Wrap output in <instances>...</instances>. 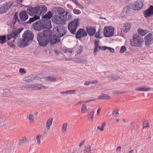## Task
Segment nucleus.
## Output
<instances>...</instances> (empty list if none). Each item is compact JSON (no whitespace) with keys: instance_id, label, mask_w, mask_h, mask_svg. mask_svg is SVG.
Wrapping results in <instances>:
<instances>
[{"instance_id":"f257e3e1","label":"nucleus","mask_w":153,"mask_h":153,"mask_svg":"<svg viewBox=\"0 0 153 153\" xmlns=\"http://www.w3.org/2000/svg\"><path fill=\"white\" fill-rule=\"evenodd\" d=\"M67 29L62 25H58L53 29L52 34L50 38V43L55 44L60 41V37L63 36L66 33Z\"/></svg>"},{"instance_id":"f03ea898","label":"nucleus","mask_w":153,"mask_h":153,"mask_svg":"<svg viewBox=\"0 0 153 153\" xmlns=\"http://www.w3.org/2000/svg\"><path fill=\"white\" fill-rule=\"evenodd\" d=\"M52 31L50 29L45 30L43 32H39L37 34V40L39 45L42 47H45L50 42V38Z\"/></svg>"},{"instance_id":"7ed1b4c3","label":"nucleus","mask_w":153,"mask_h":153,"mask_svg":"<svg viewBox=\"0 0 153 153\" xmlns=\"http://www.w3.org/2000/svg\"><path fill=\"white\" fill-rule=\"evenodd\" d=\"M34 37V35L31 31L27 30L25 31L23 34L22 40H21L19 39L17 43L18 46L20 48L27 46L33 41Z\"/></svg>"},{"instance_id":"20e7f679","label":"nucleus","mask_w":153,"mask_h":153,"mask_svg":"<svg viewBox=\"0 0 153 153\" xmlns=\"http://www.w3.org/2000/svg\"><path fill=\"white\" fill-rule=\"evenodd\" d=\"M33 28L39 31L45 29H49L52 27L51 22L49 19H42L36 22L33 24Z\"/></svg>"},{"instance_id":"39448f33","label":"nucleus","mask_w":153,"mask_h":153,"mask_svg":"<svg viewBox=\"0 0 153 153\" xmlns=\"http://www.w3.org/2000/svg\"><path fill=\"white\" fill-rule=\"evenodd\" d=\"M79 19H76L69 23L68 28L70 33L73 34H75L77 26L79 25L78 22Z\"/></svg>"},{"instance_id":"423d86ee","label":"nucleus","mask_w":153,"mask_h":153,"mask_svg":"<svg viewBox=\"0 0 153 153\" xmlns=\"http://www.w3.org/2000/svg\"><path fill=\"white\" fill-rule=\"evenodd\" d=\"M143 42L142 38L139 34L133 35V39L131 40V44L132 46H139Z\"/></svg>"},{"instance_id":"0eeeda50","label":"nucleus","mask_w":153,"mask_h":153,"mask_svg":"<svg viewBox=\"0 0 153 153\" xmlns=\"http://www.w3.org/2000/svg\"><path fill=\"white\" fill-rule=\"evenodd\" d=\"M24 29L23 28H20L16 30H13L10 34L7 35V40H10L12 38L16 39L17 36L19 35L22 31Z\"/></svg>"},{"instance_id":"6e6552de","label":"nucleus","mask_w":153,"mask_h":153,"mask_svg":"<svg viewBox=\"0 0 153 153\" xmlns=\"http://www.w3.org/2000/svg\"><path fill=\"white\" fill-rule=\"evenodd\" d=\"M114 28L111 26L105 27L103 29V34L105 37H109L113 36L114 35Z\"/></svg>"},{"instance_id":"1a4fd4ad","label":"nucleus","mask_w":153,"mask_h":153,"mask_svg":"<svg viewBox=\"0 0 153 153\" xmlns=\"http://www.w3.org/2000/svg\"><path fill=\"white\" fill-rule=\"evenodd\" d=\"M62 16L55 15L53 16L52 20L53 22L57 24L64 25L65 24V21L62 19Z\"/></svg>"},{"instance_id":"9d476101","label":"nucleus","mask_w":153,"mask_h":153,"mask_svg":"<svg viewBox=\"0 0 153 153\" xmlns=\"http://www.w3.org/2000/svg\"><path fill=\"white\" fill-rule=\"evenodd\" d=\"M143 5V0H138L134 2L132 6L133 10H139L141 9Z\"/></svg>"},{"instance_id":"9b49d317","label":"nucleus","mask_w":153,"mask_h":153,"mask_svg":"<svg viewBox=\"0 0 153 153\" xmlns=\"http://www.w3.org/2000/svg\"><path fill=\"white\" fill-rule=\"evenodd\" d=\"M87 35L85 30L83 29H79L75 33V37L76 39H79L82 38H84Z\"/></svg>"},{"instance_id":"f8f14e48","label":"nucleus","mask_w":153,"mask_h":153,"mask_svg":"<svg viewBox=\"0 0 153 153\" xmlns=\"http://www.w3.org/2000/svg\"><path fill=\"white\" fill-rule=\"evenodd\" d=\"M13 4L10 2L6 3L0 7V14L6 12L12 6Z\"/></svg>"},{"instance_id":"ddd939ff","label":"nucleus","mask_w":153,"mask_h":153,"mask_svg":"<svg viewBox=\"0 0 153 153\" xmlns=\"http://www.w3.org/2000/svg\"><path fill=\"white\" fill-rule=\"evenodd\" d=\"M36 7L37 10V13L39 14V15H43L47 10V7L45 5H37Z\"/></svg>"},{"instance_id":"4468645a","label":"nucleus","mask_w":153,"mask_h":153,"mask_svg":"<svg viewBox=\"0 0 153 153\" xmlns=\"http://www.w3.org/2000/svg\"><path fill=\"white\" fill-rule=\"evenodd\" d=\"M144 16L147 18L153 15V6L150 5L149 8L147 9L143 12Z\"/></svg>"},{"instance_id":"2eb2a0df","label":"nucleus","mask_w":153,"mask_h":153,"mask_svg":"<svg viewBox=\"0 0 153 153\" xmlns=\"http://www.w3.org/2000/svg\"><path fill=\"white\" fill-rule=\"evenodd\" d=\"M86 29L87 33L90 37L94 36L96 32V28L94 27L90 26L88 27L86 26Z\"/></svg>"},{"instance_id":"dca6fc26","label":"nucleus","mask_w":153,"mask_h":153,"mask_svg":"<svg viewBox=\"0 0 153 153\" xmlns=\"http://www.w3.org/2000/svg\"><path fill=\"white\" fill-rule=\"evenodd\" d=\"M17 22L18 24L20 25H25L24 23V22H22L21 21L19 20V19L18 18V16H17V12H16L14 16H13V22H12V24H13V25L14 27H16V26H15V25L16 24V22Z\"/></svg>"},{"instance_id":"f3484780","label":"nucleus","mask_w":153,"mask_h":153,"mask_svg":"<svg viewBox=\"0 0 153 153\" xmlns=\"http://www.w3.org/2000/svg\"><path fill=\"white\" fill-rule=\"evenodd\" d=\"M26 10L27 13L31 16H33L37 12L36 6L35 7H33L31 6H28Z\"/></svg>"},{"instance_id":"a211bd4d","label":"nucleus","mask_w":153,"mask_h":153,"mask_svg":"<svg viewBox=\"0 0 153 153\" xmlns=\"http://www.w3.org/2000/svg\"><path fill=\"white\" fill-rule=\"evenodd\" d=\"M20 19L22 21L26 20L28 18L27 12L25 10H23L20 12L19 14Z\"/></svg>"},{"instance_id":"6ab92c4d","label":"nucleus","mask_w":153,"mask_h":153,"mask_svg":"<svg viewBox=\"0 0 153 153\" xmlns=\"http://www.w3.org/2000/svg\"><path fill=\"white\" fill-rule=\"evenodd\" d=\"M152 36V34L150 33L145 36L144 39L146 45H149L151 44Z\"/></svg>"},{"instance_id":"aec40b11","label":"nucleus","mask_w":153,"mask_h":153,"mask_svg":"<svg viewBox=\"0 0 153 153\" xmlns=\"http://www.w3.org/2000/svg\"><path fill=\"white\" fill-rule=\"evenodd\" d=\"M40 19V16L39 15H35L33 17L30 18L29 20L26 22H24L25 25L26 24H30L32 22H33L34 21L39 19Z\"/></svg>"},{"instance_id":"412c9836","label":"nucleus","mask_w":153,"mask_h":153,"mask_svg":"<svg viewBox=\"0 0 153 153\" xmlns=\"http://www.w3.org/2000/svg\"><path fill=\"white\" fill-rule=\"evenodd\" d=\"M131 25V23L128 22L124 24L123 28L124 32L125 33L128 32L130 29Z\"/></svg>"},{"instance_id":"4be33fe9","label":"nucleus","mask_w":153,"mask_h":153,"mask_svg":"<svg viewBox=\"0 0 153 153\" xmlns=\"http://www.w3.org/2000/svg\"><path fill=\"white\" fill-rule=\"evenodd\" d=\"M56 14L57 15H59L61 16H62L64 15L65 11V10L61 7H58L57 8Z\"/></svg>"},{"instance_id":"5701e85b","label":"nucleus","mask_w":153,"mask_h":153,"mask_svg":"<svg viewBox=\"0 0 153 153\" xmlns=\"http://www.w3.org/2000/svg\"><path fill=\"white\" fill-rule=\"evenodd\" d=\"M62 18L65 19V21H70L71 18V16L70 13L68 12L65 11L64 15H63Z\"/></svg>"},{"instance_id":"b1692460","label":"nucleus","mask_w":153,"mask_h":153,"mask_svg":"<svg viewBox=\"0 0 153 153\" xmlns=\"http://www.w3.org/2000/svg\"><path fill=\"white\" fill-rule=\"evenodd\" d=\"M30 89L32 90H36L41 89V84H37L36 85H30Z\"/></svg>"},{"instance_id":"393cba45","label":"nucleus","mask_w":153,"mask_h":153,"mask_svg":"<svg viewBox=\"0 0 153 153\" xmlns=\"http://www.w3.org/2000/svg\"><path fill=\"white\" fill-rule=\"evenodd\" d=\"M53 16V14L51 11H48L47 13L42 16V19H50Z\"/></svg>"},{"instance_id":"a878e982","label":"nucleus","mask_w":153,"mask_h":153,"mask_svg":"<svg viewBox=\"0 0 153 153\" xmlns=\"http://www.w3.org/2000/svg\"><path fill=\"white\" fill-rule=\"evenodd\" d=\"M135 90L140 91H145L149 90H150V88L148 86H144L136 88H135Z\"/></svg>"},{"instance_id":"bb28decb","label":"nucleus","mask_w":153,"mask_h":153,"mask_svg":"<svg viewBox=\"0 0 153 153\" xmlns=\"http://www.w3.org/2000/svg\"><path fill=\"white\" fill-rule=\"evenodd\" d=\"M34 79V77L32 75L25 77L23 79L24 81L28 82H31Z\"/></svg>"},{"instance_id":"cd10ccee","label":"nucleus","mask_w":153,"mask_h":153,"mask_svg":"<svg viewBox=\"0 0 153 153\" xmlns=\"http://www.w3.org/2000/svg\"><path fill=\"white\" fill-rule=\"evenodd\" d=\"M7 36L6 35H0V43L2 44L6 42L7 39H6Z\"/></svg>"},{"instance_id":"c85d7f7f","label":"nucleus","mask_w":153,"mask_h":153,"mask_svg":"<svg viewBox=\"0 0 153 153\" xmlns=\"http://www.w3.org/2000/svg\"><path fill=\"white\" fill-rule=\"evenodd\" d=\"M110 98V97L107 94L102 93L101 95L99 96L98 99L100 100H107Z\"/></svg>"},{"instance_id":"c756f323","label":"nucleus","mask_w":153,"mask_h":153,"mask_svg":"<svg viewBox=\"0 0 153 153\" xmlns=\"http://www.w3.org/2000/svg\"><path fill=\"white\" fill-rule=\"evenodd\" d=\"M138 32L139 34L142 36H145L148 33L147 30H143L141 29H138Z\"/></svg>"},{"instance_id":"7c9ffc66","label":"nucleus","mask_w":153,"mask_h":153,"mask_svg":"<svg viewBox=\"0 0 153 153\" xmlns=\"http://www.w3.org/2000/svg\"><path fill=\"white\" fill-rule=\"evenodd\" d=\"M87 60L82 58H76L74 59V62L77 63H80L86 62Z\"/></svg>"},{"instance_id":"2f4dec72","label":"nucleus","mask_w":153,"mask_h":153,"mask_svg":"<svg viewBox=\"0 0 153 153\" xmlns=\"http://www.w3.org/2000/svg\"><path fill=\"white\" fill-rule=\"evenodd\" d=\"M91 146L88 145L85 147L83 152L84 153H91Z\"/></svg>"},{"instance_id":"473e14b6","label":"nucleus","mask_w":153,"mask_h":153,"mask_svg":"<svg viewBox=\"0 0 153 153\" xmlns=\"http://www.w3.org/2000/svg\"><path fill=\"white\" fill-rule=\"evenodd\" d=\"M6 123V120L5 118H0V126L3 127Z\"/></svg>"},{"instance_id":"72a5a7b5","label":"nucleus","mask_w":153,"mask_h":153,"mask_svg":"<svg viewBox=\"0 0 153 153\" xmlns=\"http://www.w3.org/2000/svg\"><path fill=\"white\" fill-rule=\"evenodd\" d=\"M3 94L4 96H8L10 94V91L8 89H5L3 90Z\"/></svg>"},{"instance_id":"f704fd0d","label":"nucleus","mask_w":153,"mask_h":153,"mask_svg":"<svg viewBox=\"0 0 153 153\" xmlns=\"http://www.w3.org/2000/svg\"><path fill=\"white\" fill-rule=\"evenodd\" d=\"M52 120L53 119H49L47 121L46 123V128L48 129H49L51 125L52 124Z\"/></svg>"},{"instance_id":"c9c22d12","label":"nucleus","mask_w":153,"mask_h":153,"mask_svg":"<svg viewBox=\"0 0 153 153\" xmlns=\"http://www.w3.org/2000/svg\"><path fill=\"white\" fill-rule=\"evenodd\" d=\"M46 80L51 81V82H54L56 81V79L53 76H49L46 78Z\"/></svg>"},{"instance_id":"e433bc0d","label":"nucleus","mask_w":153,"mask_h":153,"mask_svg":"<svg viewBox=\"0 0 153 153\" xmlns=\"http://www.w3.org/2000/svg\"><path fill=\"white\" fill-rule=\"evenodd\" d=\"M82 51V47L80 45L77 48V50L76 51V53L78 54L81 53Z\"/></svg>"},{"instance_id":"4c0bfd02","label":"nucleus","mask_w":153,"mask_h":153,"mask_svg":"<svg viewBox=\"0 0 153 153\" xmlns=\"http://www.w3.org/2000/svg\"><path fill=\"white\" fill-rule=\"evenodd\" d=\"M87 110L86 105L83 104L81 107V112L82 113H84Z\"/></svg>"},{"instance_id":"58836bf2","label":"nucleus","mask_w":153,"mask_h":153,"mask_svg":"<svg viewBox=\"0 0 153 153\" xmlns=\"http://www.w3.org/2000/svg\"><path fill=\"white\" fill-rule=\"evenodd\" d=\"M100 29H99L97 32L95 33V37L97 39H101L102 37L100 35Z\"/></svg>"},{"instance_id":"ea45409f","label":"nucleus","mask_w":153,"mask_h":153,"mask_svg":"<svg viewBox=\"0 0 153 153\" xmlns=\"http://www.w3.org/2000/svg\"><path fill=\"white\" fill-rule=\"evenodd\" d=\"M67 126V124L66 123H64L62 126V130L63 133H65L66 131V128Z\"/></svg>"},{"instance_id":"a19ab883","label":"nucleus","mask_w":153,"mask_h":153,"mask_svg":"<svg viewBox=\"0 0 153 153\" xmlns=\"http://www.w3.org/2000/svg\"><path fill=\"white\" fill-rule=\"evenodd\" d=\"M131 9V8L129 6H126L125 7L123 10L124 12H125L126 13H128Z\"/></svg>"},{"instance_id":"79ce46f5","label":"nucleus","mask_w":153,"mask_h":153,"mask_svg":"<svg viewBox=\"0 0 153 153\" xmlns=\"http://www.w3.org/2000/svg\"><path fill=\"white\" fill-rule=\"evenodd\" d=\"M22 90H24L25 89H30V85H25L22 86L21 87Z\"/></svg>"},{"instance_id":"37998d69","label":"nucleus","mask_w":153,"mask_h":153,"mask_svg":"<svg viewBox=\"0 0 153 153\" xmlns=\"http://www.w3.org/2000/svg\"><path fill=\"white\" fill-rule=\"evenodd\" d=\"M149 126V123L147 121H144L143 122V128H145Z\"/></svg>"},{"instance_id":"c03bdc74","label":"nucleus","mask_w":153,"mask_h":153,"mask_svg":"<svg viewBox=\"0 0 153 153\" xmlns=\"http://www.w3.org/2000/svg\"><path fill=\"white\" fill-rule=\"evenodd\" d=\"M34 119V116L31 114H30L28 117V120L30 122L33 121Z\"/></svg>"},{"instance_id":"a18cd8bd","label":"nucleus","mask_w":153,"mask_h":153,"mask_svg":"<svg viewBox=\"0 0 153 153\" xmlns=\"http://www.w3.org/2000/svg\"><path fill=\"white\" fill-rule=\"evenodd\" d=\"M126 50V47L124 46H123L121 47V49L120 51V52L121 53H123Z\"/></svg>"},{"instance_id":"49530a36","label":"nucleus","mask_w":153,"mask_h":153,"mask_svg":"<svg viewBox=\"0 0 153 153\" xmlns=\"http://www.w3.org/2000/svg\"><path fill=\"white\" fill-rule=\"evenodd\" d=\"M73 10L74 13L76 14L79 15L81 13L80 10L77 9H74Z\"/></svg>"},{"instance_id":"de8ad7c7","label":"nucleus","mask_w":153,"mask_h":153,"mask_svg":"<svg viewBox=\"0 0 153 153\" xmlns=\"http://www.w3.org/2000/svg\"><path fill=\"white\" fill-rule=\"evenodd\" d=\"M7 45L11 47L12 48H14L15 47V44L12 42H11V41H9L7 42Z\"/></svg>"},{"instance_id":"09e8293b","label":"nucleus","mask_w":153,"mask_h":153,"mask_svg":"<svg viewBox=\"0 0 153 153\" xmlns=\"http://www.w3.org/2000/svg\"><path fill=\"white\" fill-rule=\"evenodd\" d=\"M42 135L39 134L36 137V139L37 140V143L39 144L40 143V138L41 137Z\"/></svg>"},{"instance_id":"8fccbe9b","label":"nucleus","mask_w":153,"mask_h":153,"mask_svg":"<svg viewBox=\"0 0 153 153\" xmlns=\"http://www.w3.org/2000/svg\"><path fill=\"white\" fill-rule=\"evenodd\" d=\"M99 40H95L94 41V46L95 47H99L100 46L99 45Z\"/></svg>"},{"instance_id":"3c124183","label":"nucleus","mask_w":153,"mask_h":153,"mask_svg":"<svg viewBox=\"0 0 153 153\" xmlns=\"http://www.w3.org/2000/svg\"><path fill=\"white\" fill-rule=\"evenodd\" d=\"M76 90H71L69 91H66V92H67V94H74L76 92Z\"/></svg>"},{"instance_id":"603ef678","label":"nucleus","mask_w":153,"mask_h":153,"mask_svg":"<svg viewBox=\"0 0 153 153\" xmlns=\"http://www.w3.org/2000/svg\"><path fill=\"white\" fill-rule=\"evenodd\" d=\"M107 49H108L111 53H113L114 52V48H111L107 46Z\"/></svg>"},{"instance_id":"864d4df0","label":"nucleus","mask_w":153,"mask_h":153,"mask_svg":"<svg viewBox=\"0 0 153 153\" xmlns=\"http://www.w3.org/2000/svg\"><path fill=\"white\" fill-rule=\"evenodd\" d=\"M107 46H100L99 47V50H101L102 51H105L107 49Z\"/></svg>"},{"instance_id":"5fc2aeb1","label":"nucleus","mask_w":153,"mask_h":153,"mask_svg":"<svg viewBox=\"0 0 153 153\" xmlns=\"http://www.w3.org/2000/svg\"><path fill=\"white\" fill-rule=\"evenodd\" d=\"M99 50V47H94V53L96 55L97 53L98 52V50Z\"/></svg>"},{"instance_id":"6e6d98bb","label":"nucleus","mask_w":153,"mask_h":153,"mask_svg":"<svg viewBox=\"0 0 153 153\" xmlns=\"http://www.w3.org/2000/svg\"><path fill=\"white\" fill-rule=\"evenodd\" d=\"M66 53H72L73 51L71 48H67V49H66Z\"/></svg>"},{"instance_id":"4d7b16f0","label":"nucleus","mask_w":153,"mask_h":153,"mask_svg":"<svg viewBox=\"0 0 153 153\" xmlns=\"http://www.w3.org/2000/svg\"><path fill=\"white\" fill-rule=\"evenodd\" d=\"M111 79H113L115 80H117L119 78V77L117 76H114V75H111Z\"/></svg>"},{"instance_id":"13d9d810","label":"nucleus","mask_w":153,"mask_h":153,"mask_svg":"<svg viewBox=\"0 0 153 153\" xmlns=\"http://www.w3.org/2000/svg\"><path fill=\"white\" fill-rule=\"evenodd\" d=\"M70 1L73 2L77 6L79 5L81 6V4L79 3L76 0H70Z\"/></svg>"},{"instance_id":"bf43d9fd","label":"nucleus","mask_w":153,"mask_h":153,"mask_svg":"<svg viewBox=\"0 0 153 153\" xmlns=\"http://www.w3.org/2000/svg\"><path fill=\"white\" fill-rule=\"evenodd\" d=\"M19 71L20 73L22 74H25L26 73V71L24 68H20L19 69Z\"/></svg>"},{"instance_id":"052dcab7","label":"nucleus","mask_w":153,"mask_h":153,"mask_svg":"<svg viewBox=\"0 0 153 153\" xmlns=\"http://www.w3.org/2000/svg\"><path fill=\"white\" fill-rule=\"evenodd\" d=\"M61 50L64 53H66V49H67V48L66 47H64V48H61Z\"/></svg>"},{"instance_id":"680f3d73","label":"nucleus","mask_w":153,"mask_h":153,"mask_svg":"<svg viewBox=\"0 0 153 153\" xmlns=\"http://www.w3.org/2000/svg\"><path fill=\"white\" fill-rule=\"evenodd\" d=\"M23 141L24 142V143H26L27 142H28V141L27 139L26 138H22Z\"/></svg>"},{"instance_id":"e2e57ef3","label":"nucleus","mask_w":153,"mask_h":153,"mask_svg":"<svg viewBox=\"0 0 153 153\" xmlns=\"http://www.w3.org/2000/svg\"><path fill=\"white\" fill-rule=\"evenodd\" d=\"M24 143V142L23 141V139H20L19 140V145H21L22 143Z\"/></svg>"},{"instance_id":"0e129e2a","label":"nucleus","mask_w":153,"mask_h":153,"mask_svg":"<svg viewBox=\"0 0 153 153\" xmlns=\"http://www.w3.org/2000/svg\"><path fill=\"white\" fill-rule=\"evenodd\" d=\"M90 84H91V81L89 82L86 81L84 83V85L87 86L89 85Z\"/></svg>"},{"instance_id":"69168bd1","label":"nucleus","mask_w":153,"mask_h":153,"mask_svg":"<svg viewBox=\"0 0 153 153\" xmlns=\"http://www.w3.org/2000/svg\"><path fill=\"white\" fill-rule=\"evenodd\" d=\"M94 112H95V111L94 110H93L91 112V113H92V116H91V117H91L90 119H91L92 120V119L93 118L94 115Z\"/></svg>"},{"instance_id":"338daca9","label":"nucleus","mask_w":153,"mask_h":153,"mask_svg":"<svg viewBox=\"0 0 153 153\" xmlns=\"http://www.w3.org/2000/svg\"><path fill=\"white\" fill-rule=\"evenodd\" d=\"M106 125V123H105V122H104L102 123V126H101V127H102V129H104V127L105 126V125Z\"/></svg>"},{"instance_id":"774afa93","label":"nucleus","mask_w":153,"mask_h":153,"mask_svg":"<svg viewBox=\"0 0 153 153\" xmlns=\"http://www.w3.org/2000/svg\"><path fill=\"white\" fill-rule=\"evenodd\" d=\"M85 141V140H84L82 142L80 143L79 145V146L80 147H81L82 146H83L84 143Z\"/></svg>"}]
</instances>
